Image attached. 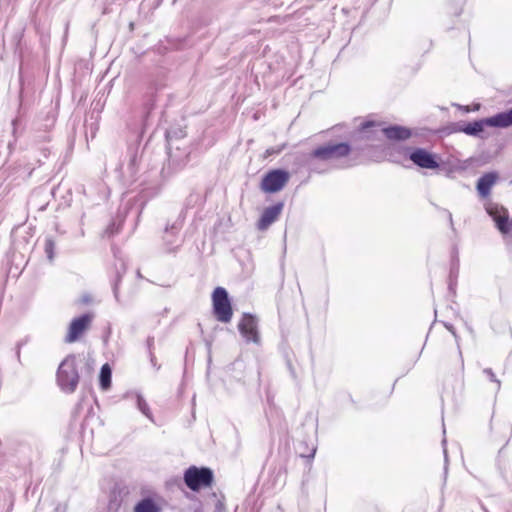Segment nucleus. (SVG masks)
I'll return each mask as SVG.
<instances>
[{
	"instance_id": "nucleus-1",
	"label": "nucleus",
	"mask_w": 512,
	"mask_h": 512,
	"mask_svg": "<svg viewBox=\"0 0 512 512\" xmlns=\"http://www.w3.org/2000/svg\"><path fill=\"white\" fill-rule=\"evenodd\" d=\"M508 128L512 126V108L491 117L482 118L466 124H460L458 131L466 135L486 139L485 127Z\"/></svg>"
},
{
	"instance_id": "nucleus-2",
	"label": "nucleus",
	"mask_w": 512,
	"mask_h": 512,
	"mask_svg": "<svg viewBox=\"0 0 512 512\" xmlns=\"http://www.w3.org/2000/svg\"><path fill=\"white\" fill-rule=\"evenodd\" d=\"M57 383L65 393H73L79 383V373L75 355H68L57 370Z\"/></svg>"
},
{
	"instance_id": "nucleus-3",
	"label": "nucleus",
	"mask_w": 512,
	"mask_h": 512,
	"mask_svg": "<svg viewBox=\"0 0 512 512\" xmlns=\"http://www.w3.org/2000/svg\"><path fill=\"white\" fill-rule=\"evenodd\" d=\"M183 479L190 490L197 492L211 486L214 474L208 467L190 466L185 470Z\"/></svg>"
},
{
	"instance_id": "nucleus-4",
	"label": "nucleus",
	"mask_w": 512,
	"mask_h": 512,
	"mask_svg": "<svg viewBox=\"0 0 512 512\" xmlns=\"http://www.w3.org/2000/svg\"><path fill=\"white\" fill-rule=\"evenodd\" d=\"M351 151L350 145L345 142L328 143L314 149L309 159H318L321 161L337 160L347 156Z\"/></svg>"
},
{
	"instance_id": "nucleus-5",
	"label": "nucleus",
	"mask_w": 512,
	"mask_h": 512,
	"mask_svg": "<svg viewBox=\"0 0 512 512\" xmlns=\"http://www.w3.org/2000/svg\"><path fill=\"white\" fill-rule=\"evenodd\" d=\"M213 312L218 321L228 323L231 321L233 311L228 293L223 287H217L213 294Z\"/></svg>"
},
{
	"instance_id": "nucleus-6",
	"label": "nucleus",
	"mask_w": 512,
	"mask_h": 512,
	"mask_svg": "<svg viewBox=\"0 0 512 512\" xmlns=\"http://www.w3.org/2000/svg\"><path fill=\"white\" fill-rule=\"evenodd\" d=\"M166 140L169 162L175 167L184 165L188 161L190 155V149L187 143L176 144L173 132H166Z\"/></svg>"
},
{
	"instance_id": "nucleus-7",
	"label": "nucleus",
	"mask_w": 512,
	"mask_h": 512,
	"mask_svg": "<svg viewBox=\"0 0 512 512\" xmlns=\"http://www.w3.org/2000/svg\"><path fill=\"white\" fill-rule=\"evenodd\" d=\"M485 209L502 234H508L512 231V222L509 218V212L505 207L497 203L488 202L485 205Z\"/></svg>"
},
{
	"instance_id": "nucleus-8",
	"label": "nucleus",
	"mask_w": 512,
	"mask_h": 512,
	"mask_svg": "<svg viewBox=\"0 0 512 512\" xmlns=\"http://www.w3.org/2000/svg\"><path fill=\"white\" fill-rule=\"evenodd\" d=\"M289 180V173L282 169L269 171L262 179L261 189L264 192L275 193L283 189Z\"/></svg>"
},
{
	"instance_id": "nucleus-9",
	"label": "nucleus",
	"mask_w": 512,
	"mask_h": 512,
	"mask_svg": "<svg viewBox=\"0 0 512 512\" xmlns=\"http://www.w3.org/2000/svg\"><path fill=\"white\" fill-rule=\"evenodd\" d=\"M92 319L93 316L88 313L73 319L69 325L68 333L65 336V342L73 343L77 341L80 336L89 328Z\"/></svg>"
},
{
	"instance_id": "nucleus-10",
	"label": "nucleus",
	"mask_w": 512,
	"mask_h": 512,
	"mask_svg": "<svg viewBox=\"0 0 512 512\" xmlns=\"http://www.w3.org/2000/svg\"><path fill=\"white\" fill-rule=\"evenodd\" d=\"M241 335L248 342L259 343L260 337L257 330V319L251 314H244L238 324Z\"/></svg>"
},
{
	"instance_id": "nucleus-11",
	"label": "nucleus",
	"mask_w": 512,
	"mask_h": 512,
	"mask_svg": "<svg viewBox=\"0 0 512 512\" xmlns=\"http://www.w3.org/2000/svg\"><path fill=\"white\" fill-rule=\"evenodd\" d=\"M409 159L421 168L436 169L439 167L435 156L423 148H416L411 151Z\"/></svg>"
},
{
	"instance_id": "nucleus-12",
	"label": "nucleus",
	"mask_w": 512,
	"mask_h": 512,
	"mask_svg": "<svg viewBox=\"0 0 512 512\" xmlns=\"http://www.w3.org/2000/svg\"><path fill=\"white\" fill-rule=\"evenodd\" d=\"M283 209V203L279 202L264 209L260 219L257 222V228L261 231L266 230L274 223Z\"/></svg>"
},
{
	"instance_id": "nucleus-13",
	"label": "nucleus",
	"mask_w": 512,
	"mask_h": 512,
	"mask_svg": "<svg viewBox=\"0 0 512 512\" xmlns=\"http://www.w3.org/2000/svg\"><path fill=\"white\" fill-rule=\"evenodd\" d=\"M499 176L497 172H488L483 174L477 181L476 189L482 198L490 195L492 187L497 182Z\"/></svg>"
},
{
	"instance_id": "nucleus-14",
	"label": "nucleus",
	"mask_w": 512,
	"mask_h": 512,
	"mask_svg": "<svg viewBox=\"0 0 512 512\" xmlns=\"http://www.w3.org/2000/svg\"><path fill=\"white\" fill-rule=\"evenodd\" d=\"M379 131L390 140H406L411 136L408 128L398 125L381 128Z\"/></svg>"
},
{
	"instance_id": "nucleus-15",
	"label": "nucleus",
	"mask_w": 512,
	"mask_h": 512,
	"mask_svg": "<svg viewBox=\"0 0 512 512\" xmlns=\"http://www.w3.org/2000/svg\"><path fill=\"white\" fill-rule=\"evenodd\" d=\"M175 226H172L171 229L166 227L165 229V235L163 237L164 243H165V250L168 253L175 252L178 245L176 244V232H175Z\"/></svg>"
},
{
	"instance_id": "nucleus-16",
	"label": "nucleus",
	"mask_w": 512,
	"mask_h": 512,
	"mask_svg": "<svg viewBox=\"0 0 512 512\" xmlns=\"http://www.w3.org/2000/svg\"><path fill=\"white\" fill-rule=\"evenodd\" d=\"M134 512H161V509L153 499L144 498L135 505Z\"/></svg>"
},
{
	"instance_id": "nucleus-17",
	"label": "nucleus",
	"mask_w": 512,
	"mask_h": 512,
	"mask_svg": "<svg viewBox=\"0 0 512 512\" xmlns=\"http://www.w3.org/2000/svg\"><path fill=\"white\" fill-rule=\"evenodd\" d=\"M111 368L108 364H104L100 370V386L103 390H107L111 386Z\"/></svg>"
},
{
	"instance_id": "nucleus-18",
	"label": "nucleus",
	"mask_w": 512,
	"mask_h": 512,
	"mask_svg": "<svg viewBox=\"0 0 512 512\" xmlns=\"http://www.w3.org/2000/svg\"><path fill=\"white\" fill-rule=\"evenodd\" d=\"M44 251L48 260L52 262L55 257V241L51 237L45 238Z\"/></svg>"
},
{
	"instance_id": "nucleus-19",
	"label": "nucleus",
	"mask_w": 512,
	"mask_h": 512,
	"mask_svg": "<svg viewBox=\"0 0 512 512\" xmlns=\"http://www.w3.org/2000/svg\"><path fill=\"white\" fill-rule=\"evenodd\" d=\"M137 406L138 409L149 419H152L150 408L141 395H137Z\"/></svg>"
},
{
	"instance_id": "nucleus-20",
	"label": "nucleus",
	"mask_w": 512,
	"mask_h": 512,
	"mask_svg": "<svg viewBox=\"0 0 512 512\" xmlns=\"http://www.w3.org/2000/svg\"><path fill=\"white\" fill-rule=\"evenodd\" d=\"M483 373L487 375L489 380L496 384V391H499L501 388V381L496 377L495 373L491 368H485Z\"/></svg>"
},
{
	"instance_id": "nucleus-21",
	"label": "nucleus",
	"mask_w": 512,
	"mask_h": 512,
	"mask_svg": "<svg viewBox=\"0 0 512 512\" xmlns=\"http://www.w3.org/2000/svg\"><path fill=\"white\" fill-rule=\"evenodd\" d=\"M167 132H173L174 141L176 144H185L186 143L184 141L185 132L182 129H178V130L170 129Z\"/></svg>"
},
{
	"instance_id": "nucleus-22",
	"label": "nucleus",
	"mask_w": 512,
	"mask_h": 512,
	"mask_svg": "<svg viewBox=\"0 0 512 512\" xmlns=\"http://www.w3.org/2000/svg\"><path fill=\"white\" fill-rule=\"evenodd\" d=\"M378 126L379 125H377L374 121H366V122L362 123L361 128H360V133L363 134V136L369 138L370 136L367 135L369 133V129L373 128V127H378Z\"/></svg>"
},
{
	"instance_id": "nucleus-23",
	"label": "nucleus",
	"mask_w": 512,
	"mask_h": 512,
	"mask_svg": "<svg viewBox=\"0 0 512 512\" xmlns=\"http://www.w3.org/2000/svg\"><path fill=\"white\" fill-rule=\"evenodd\" d=\"M445 327L452 333V335L454 336L455 340H458V335L453 327V325L451 324H446Z\"/></svg>"
},
{
	"instance_id": "nucleus-24",
	"label": "nucleus",
	"mask_w": 512,
	"mask_h": 512,
	"mask_svg": "<svg viewBox=\"0 0 512 512\" xmlns=\"http://www.w3.org/2000/svg\"><path fill=\"white\" fill-rule=\"evenodd\" d=\"M153 345H154V338L153 337H148V339H147V347H148L149 352L152 351Z\"/></svg>"
},
{
	"instance_id": "nucleus-25",
	"label": "nucleus",
	"mask_w": 512,
	"mask_h": 512,
	"mask_svg": "<svg viewBox=\"0 0 512 512\" xmlns=\"http://www.w3.org/2000/svg\"><path fill=\"white\" fill-rule=\"evenodd\" d=\"M149 356H150V362H151V364L155 367V366H156V357H155V355L153 354V351H150Z\"/></svg>"
},
{
	"instance_id": "nucleus-26",
	"label": "nucleus",
	"mask_w": 512,
	"mask_h": 512,
	"mask_svg": "<svg viewBox=\"0 0 512 512\" xmlns=\"http://www.w3.org/2000/svg\"><path fill=\"white\" fill-rule=\"evenodd\" d=\"M442 445L444 447L443 450H444L445 461L447 462V450H446V447H445V445H446V439L445 438L442 440Z\"/></svg>"
},
{
	"instance_id": "nucleus-27",
	"label": "nucleus",
	"mask_w": 512,
	"mask_h": 512,
	"mask_svg": "<svg viewBox=\"0 0 512 512\" xmlns=\"http://www.w3.org/2000/svg\"><path fill=\"white\" fill-rule=\"evenodd\" d=\"M448 218H449V222H450V226L453 228V218H452V214L448 211Z\"/></svg>"
},
{
	"instance_id": "nucleus-28",
	"label": "nucleus",
	"mask_w": 512,
	"mask_h": 512,
	"mask_svg": "<svg viewBox=\"0 0 512 512\" xmlns=\"http://www.w3.org/2000/svg\"><path fill=\"white\" fill-rule=\"evenodd\" d=\"M315 453H316V448H313L311 453L307 457L308 458H313L315 456Z\"/></svg>"
},
{
	"instance_id": "nucleus-29",
	"label": "nucleus",
	"mask_w": 512,
	"mask_h": 512,
	"mask_svg": "<svg viewBox=\"0 0 512 512\" xmlns=\"http://www.w3.org/2000/svg\"><path fill=\"white\" fill-rule=\"evenodd\" d=\"M114 295H115V298L118 300V287L117 285L114 286Z\"/></svg>"
},
{
	"instance_id": "nucleus-30",
	"label": "nucleus",
	"mask_w": 512,
	"mask_h": 512,
	"mask_svg": "<svg viewBox=\"0 0 512 512\" xmlns=\"http://www.w3.org/2000/svg\"><path fill=\"white\" fill-rule=\"evenodd\" d=\"M88 301H89L88 298L83 299V302H88Z\"/></svg>"
}]
</instances>
